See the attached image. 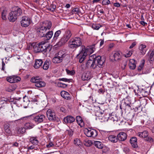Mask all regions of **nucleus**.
<instances>
[{"label":"nucleus","mask_w":154,"mask_h":154,"mask_svg":"<svg viewBox=\"0 0 154 154\" xmlns=\"http://www.w3.org/2000/svg\"><path fill=\"white\" fill-rule=\"evenodd\" d=\"M51 27V23L48 21H45L40 23L39 26L36 29L37 34L40 37H45L47 40L50 39L53 35L52 31L46 33L47 30H49Z\"/></svg>","instance_id":"nucleus-1"},{"label":"nucleus","mask_w":154,"mask_h":154,"mask_svg":"<svg viewBox=\"0 0 154 154\" xmlns=\"http://www.w3.org/2000/svg\"><path fill=\"white\" fill-rule=\"evenodd\" d=\"M97 43L94 44L86 48L84 45L81 46L80 52L76 56V57L79 59L80 63L83 62L88 54L93 53L95 49V46Z\"/></svg>","instance_id":"nucleus-2"},{"label":"nucleus","mask_w":154,"mask_h":154,"mask_svg":"<svg viewBox=\"0 0 154 154\" xmlns=\"http://www.w3.org/2000/svg\"><path fill=\"white\" fill-rule=\"evenodd\" d=\"M105 62V60L102 59L101 57L98 56L92 59H89L86 63L87 67H90L92 69H95L99 67L102 68Z\"/></svg>","instance_id":"nucleus-3"},{"label":"nucleus","mask_w":154,"mask_h":154,"mask_svg":"<svg viewBox=\"0 0 154 154\" xmlns=\"http://www.w3.org/2000/svg\"><path fill=\"white\" fill-rule=\"evenodd\" d=\"M14 11H11L9 14L8 19L10 21L14 22L17 19V17L21 15L22 13L21 9L18 7L13 8Z\"/></svg>","instance_id":"nucleus-4"},{"label":"nucleus","mask_w":154,"mask_h":154,"mask_svg":"<svg viewBox=\"0 0 154 154\" xmlns=\"http://www.w3.org/2000/svg\"><path fill=\"white\" fill-rule=\"evenodd\" d=\"M82 44L81 39L79 37H75L71 39L69 42V47L72 49L76 48Z\"/></svg>","instance_id":"nucleus-5"},{"label":"nucleus","mask_w":154,"mask_h":154,"mask_svg":"<svg viewBox=\"0 0 154 154\" xmlns=\"http://www.w3.org/2000/svg\"><path fill=\"white\" fill-rule=\"evenodd\" d=\"M85 133L87 136L88 137L94 138L97 135V132L96 130L90 128L85 129Z\"/></svg>","instance_id":"nucleus-6"},{"label":"nucleus","mask_w":154,"mask_h":154,"mask_svg":"<svg viewBox=\"0 0 154 154\" xmlns=\"http://www.w3.org/2000/svg\"><path fill=\"white\" fill-rule=\"evenodd\" d=\"M20 23L22 26L25 27H27L29 25L30 23V20L29 17L23 16L22 17V20Z\"/></svg>","instance_id":"nucleus-7"},{"label":"nucleus","mask_w":154,"mask_h":154,"mask_svg":"<svg viewBox=\"0 0 154 154\" xmlns=\"http://www.w3.org/2000/svg\"><path fill=\"white\" fill-rule=\"evenodd\" d=\"M40 46V49L41 52H47L48 51H50V48L48 46V44L47 42H42L39 43Z\"/></svg>","instance_id":"nucleus-8"},{"label":"nucleus","mask_w":154,"mask_h":154,"mask_svg":"<svg viewBox=\"0 0 154 154\" xmlns=\"http://www.w3.org/2000/svg\"><path fill=\"white\" fill-rule=\"evenodd\" d=\"M47 115L50 121H54L56 120V116L55 112L51 109H48L47 112Z\"/></svg>","instance_id":"nucleus-9"},{"label":"nucleus","mask_w":154,"mask_h":154,"mask_svg":"<svg viewBox=\"0 0 154 154\" xmlns=\"http://www.w3.org/2000/svg\"><path fill=\"white\" fill-rule=\"evenodd\" d=\"M6 80L8 82L12 83L17 82L20 81V78L18 76H12L7 77Z\"/></svg>","instance_id":"nucleus-10"},{"label":"nucleus","mask_w":154,"mask_h":154,"mask_svg":"<svg viewBox=\"0 0 154 154\" xmlns=\"http://www.w3.org/2000/svg\"><path fill=\"white\" fill-rule=\"evenodd\" d=\"M45 116L44 115H40L36 116L33 118V120L37 124L40 123L45 119Z\"/></svg>","instance_id":"nucleus-11"},{"label":"nucleus","mask_w":154,"mask_h":154,"mask_svg":"<svg viewBox=\"0 0 154 154\" xmlns=\"http://www.w3.org/2000/svg\"><path fill=\"white\" fill-rule=\"evenodd\" d=\"M92 77L90 72L88 71L84 72L81 77L82 80L84 81L89 80Z\"/></svg>","instance_id":"nucleus-12"},{"label":"nucleus","mask_w":154,"mask_h":154,"mask_svg":"<svg viewBox=\"0 0 154 154\" xmlns=\"http://www.w3.org/2000/svg\"><path fill=\"white\" fill-rule=\"evenodd\" d=\"M118 140L120 141H124L127 138L126 134L124 132H121L117 135Z\"/></svg>","instance_id":"nucleus-13"},{"label":"nucleus","mask_w":154,"mask_h":154,"mask_svg":"<svg viewBox=\"0 0 154 154\" xmlns=\"http://www.w3.org/2000/svg\"><path fill=\"white\" fill-rule=\"evenodd\" d=\"M75 120V118L70 116H67L63 119V122L66 124L71 123L73 122Z\"/></svg>","instance_id":"nucleus-14"},{"label":"nucleus","mask_w":154,"mask_h":154,"mask_svg":"<svg viewBox=\"0 0 154 154\" xmlns=\"http://www.w3.org/2000/svg\"><path fill=\"white\" fill-rule=\"evenodd\" d=\"M130 142L132 147L134 148H137L138 147L137 144V139L136 137H133L130 140Z\"/></svg>","instance_id":"nucleus-15"},{"label":"nucleus","mask_w":154,"mask_h":154,"mask_svg":"<svg viewBox=\"0 0 154 154\" xmlns=\"http://www.w3.org/2000/svg\"><path fill=\"white\" fill-rule=\"evenodd\" d=\"M139 49L141 54L143 55L145 54L146 51L147 49L146 46L145 45L141 44L139 47Z\"/></svg>","instance_id":"nucleus-16"},{"label":"nucleus","mask_w":154,"mask_h":154,"mask_svg":"<svg viewBox=\"0 0 154 154\" xmlns=\"http://www.w3.org/2000/svg\"><path fill=\"white\" fill-rule=\"evenodd\" d=\"M61 96L66 99L69 100L71 99L70 95L69 94L65 91H63L61 92Z\"/></svg>","instance_id":"nucleus-17"},{"label":"nucleus","mask_w":154,"mask_h":154,"mask_svg":"<svg viewBox=\"0 0 154 154\" xmlns=\"http://www.w3.org/2000/svg\"><path fill=\"white\" fill-rule=\"evenodd\" d=\"M42 63L43 61L42 60H37L35 61V63L34 65V67L35 69H38L42 66Z\"/></svg>","instance_id":"nucleus-18"},{"label":"nucleus","mask_w":154,"mask_h":154,"mask_svg":"<svg viewBox=\"0 0 154 154\" xmlns=\"http://www.w3.org/2000/svg\"><path fill=\"white\" fill-rule=\"evenodd\" d=\"M136 62L134 60H131L129 64L130 68L132 69H134L136 67Z\"/></svg>","instance_id":"nucleus-19"},{"label":"nucleus","mask_w":154,"mask_h":154,"mask_svg":"<svg viewBox=\"0 0 154 154\" xmlns=\"http://www.w3.org/2000/svg\"><path fill=\"white\" fill-rule=\"evenodd\" d=\"M109 140L112 143H115L117 142L118 140L117 137L114 135H111L108 137Z\"/></svg>","instance_id":"nucleus-20"},{"label":"nucleus","mask_w":154,"mask_h":154,"mask_svg":"<svg viewBox=\"0 0 154 154\" xmlns=\"http://www.w3.org/2000/svg\"><path fill=\"white\" fill-rule=\"evenodd\" d=\"M121 53L120 52H116L113 54L114 60L116 61L120 60L121 57Z\"/></svg>","instance_id":"nucleus-21"},{"label":"nucleus","mask_w":154,"mask_h":154,"mask_svg":"<svg viewBox=\"0 0 154 154\" xmlns=\"http://www.w3.org/2000/svg\"><path fill=\"white\" fill-rule=\"evenodd\" d=\"M76 120L79 125L82 127L84 125V123L82 118L80 116H78L76 118Z\"/></svg>","instance_id":"nucleus-22"},{"label":"nucleus","mask_w":154,"mask_h":154,"mask_svg":"<svg viewBox=\"0 0 154 154\" xmlns=\"http://www.w3.org/2000/svg\"><path fill=\"white\" fill-rule=\"evenodd\" d=\"M66 55V54L65 51H59L57 55L58 57L60 58L62 60H63V58L65 57Z\"/></svg>","instance_id":"nucleus-23"},{"label":"nucleus","mask_w":154,"mask_h":154,"mask_svg":"<svg viewBox=\"0 0 154 154\" xmlns=\"http://www.w3.org/2000/svg\"><path fill=\"white\" fill-rule=\"evenodd\" d=\"M30 142L34 145H37L38 143V141L36 137H33L30 138Z\"/></svg>","instance_id":"nucleus-24"},{"label":"nucleus","mask_w":154,"mask_h":154,"mask_svg":"<svg viewBox=\"0 0 154 154\" xmlns=\"http://www.w3.org/2000/svg\"><path fill=\"white\" fill-rule=\"evenodd\" d=\"M94 144L95 146L98 149H102L103 148V144L101 142L95 141Z\"/></svg>","instance_id":"nucleus-25"},{"label":"nucleus","mask_w":154,"mask_h":154,"mask_svg":"<svg viewBox=\"0 0 154 154\" xmlns=\"http://www.w3.org/2000/svg\"><path fill=\"white\" fill-rule=\"evenodd\" d=\"M46 84L44 82H43L40 80L38 82L35 84V86L41 88L45 86Z\"/></svg>","instance_id":"nucleus-26"},{"label":"nucleus","mask_w":154,"mask_h":154,"mask_svg":"<svg viewBox=\"0 0 154 154\" xmlns=\"http://www.w3.org/2000/svg\"><path fill=\"white\" fill-rule=\"evenodd\" d=\"M131 103L127 100H123L121 102L120 106H130Z\"/></svg>","instance_id":"nucleus-27"},{"label":"nucleus","mask_w":154,"mask_h":154,"mask_svg":"<svg viewBox=\"0 0 154 154\" xmlns=\"http://www.w3.org/2000/svg\"><path fill=\"white\" fill-rule=\"evenodd\" d=\"M17 88L16 85H12L9 86L6 89V91L9 92H11L14 91Z\"/></svg>","instance_id":"nucleus-28"},{"label":"nucleus","mask_w":154,"mask_h":154,"mask_svg":"<svg viewBox=\"0 0 154 154\" xmlns=\"http://www.w3.org/2000/svg\"><path fill=\"white\" fill-rule=\"evenodd\" d=\"M50 64V61L49 60H46L44 63L43 66V68L45 70H47L49 67Z\"/></svg>","instance_id":"nucleus-29"},{"label":"nucleus","mask_w":154,"mask_h":154,"mask_svg":"<svg viewBox=\"0 0 154 154\" xmlns=\"http://www.w3.org/2000/svg\"><path fill=\"white\" fill-rule=\"evenodd\" d=\"M62 60L60 58L57 57V56L56 55L52 59L53 62L55 63H57L61 62Z\"/></svg>","instance_id":"nucleus-30"},{"label":"nucleus","mask_w":154,"mask_h":154,"mask_svg":"<svg viewBox=\"0 0 154 154\" xmlns=\"http://www.w3.org/2000/svg\"><path fill=\"white\" fill-rule=\"evenodd\" d=\"M34 51L35 52H41L40 49V46L38 44L33 46Z\"/></svg>","instance_id":"nucleus-31"},{"label":"nucleus","mask_w":154,"mask_h":154,"mask_svg":"<svg viewBox=\"0 0 154 154\" xmlns=\"http://www.w3.org/2000/svg\"><path fill=\"white\" fill-rule=\"evenodd\" d=\"M10 125L8 123H6L4 125V129L5 132L8 133H10L11 131L10 129Z\"/></svg>","instance_id":"nucleus-32"},{"label":"nucleus","mask_w":154,"mask_h":154,"mask_svg":"<svg viewBox=\"0 0 154 154\" xmlns=\"http://www.w3.org/2000/svg\"><path fill=\"white\" fill-rule=\"evenodd\" d=\"M114 113L112 112L111 114H109V116L108 117V119L110 120L113 121H116L117 119L116 116L114 115Z\"/></svg>","instance_id":"nucleus-33"},{"label":"nucleus","mask_w":154,"mask_h":154,"mask_svg":"<svg viewBox=\"0 0 154 154\" xmlns=\"http://www.w3.org/2000/svg\"><path fill=\"white\" fill-rule=\"evenodd\" d=\"M72 35L71 32L69 30L66 31L63 36L68 40L69 39Z\"/></svg>","instance_id":"nucleus-34"},{"label":"nucleus","mask_w":154,"mask_h":154,"mask_svg":"<svg viewBox=\"0 0 154 154\" xmlns=\"http://www.w3.org/2000/svg\"><path fill=\"white\" fill-rule=\"evenodd\" d=\"M68 40L67 39L63 36L60 39V41L59 42V44L60 45H63Z\"/></svg>","instance_id":"nucleus-35"},{"label":"nucleus","mask_w":154,"mask_h":154,"mask_svg":"<svg viewBox=\"0 0 154 154\" xmlns=\"http://www.w3.org/2000/svg\"><path fill=\"white\" fill-rule=\"evenodd\" d=\"M61 33L60 30H59L57 31L54 33L53 38L54 40L57 39L58 37Z\"/></svg>","instance_id":"nucleus-36"},{"label":"nucleus","mask_w":154,"mask_h":154,"mask_svg":"<svg viewBox=\"0 0 154 154\" xmlns=\"http://www.w3.org/2000/svg\"><path fill=\"white\" fill-rule=\"evenodd\" d=\"M40 79L38 77H33L31 79V81L32 82L35 83V84Z\"/></svg>","instance_id":"nucleus-37"},{"label":"nucleus","mask_w":154,"mask_h":154,"mask_svg":"<svg viewBox=\"0 0 154 154\" xmlns=\"http://www.w3.org/2000/svg\"><path fill=\"white\" fill-rule=\"evenodd\" d=\"M145 140L150 143L153 142V139L151 137L148 136L145 138Z\"/></svg>","instance_id":"nucleus-38"},{"label":"nucleus","mask_w":154,"mask_h":154,"mask_svg":"<svg viewBox=\"0 0 154 154\" xmlns=\"http://www.w3.org/2000/svg\"><path fill=\"white\" fill-rule=\"evenodd\" d=\"M7 14V11L5 9H3L2 12V18L4 20L6 19V15Z\"/></svg>","instance_id":"nucleus-39"},{"label":"nucleus","mask_w":154,"mask_h":154,"mask_svg":"<svg viewBox=\"0 0 154 154\" xmlns=\"http://www.w3.org/2000/svg\"><path fill=\"white\" fill-rule=\"evenodd\" d=\"M140 106H145L147 104L146 100V99L140 100Z\"/></svg>","instance_id":"nucleus-40"},{"label":"nucleus","mask_w":154,"mask_h":154,"mask_svg":"<svg viewBox=\"0 0 154 154\" xmlns=\"http://www.w3.org/2000/svg\"><path fill=\"white\" fill-rule=\"evenodd\" d=\"M56 8V6L55 5L53 4H51L49 6L48 9L52 11H54L55 9Z\"/></svg>","instance_id":"nucleus-41"},{"label":"nucleus","mask_w":154,"mask_h":154,"mask_svg":"<svg viewBox=\"0 0 154 154\" xmlns=\"http://www.w3.org/2000/svg\"><path fill=\"white\" fill-rule=\"evenodd\" d=\"M133 52V51L132 50L129 51H128L126 53V54L124 55L125 57H129L132 54Z\"/></svg>","instance_id":"nucleus-42"},{"label":"nucleus","mask_w":154,"mask_h":154,"mask_svg":"<svg viewBox=\"0 0 154 154\" xmlns=\"http://www.w3.org/2000/svg\"><path fill=\"white\" fill-rule=\"evenodd\" d=\"M74 144L77 146H79L80 145L81 142L80 141L79 139L78 138L75 139L74 140Z\"/></svg>","instance_id":"nucleus-43"},{"label":"nucleus","mask_w":154,"mask_h":154,"mask_svg":"<svg viewBox=\"0 0 154 154\" xmlns=\"http://www.w3.org/2000/svg\"><path fill=\"white\" fill-rule=\"evenodd\" d=\"M101 26L99 25L96 24H93L92 25V27L94 29L98 30Z\"/></svg>","instance_id":"nucleus-44"},{"label":"nucleus","mask_w":154,"mask_h":154,"mask_svg":"<svg viewBox=\"0 0 154 154\" xmlns=\"http://www.w3.org/2000/svg\"><path fill=\"white\" fill-rule=\"evenodd\" d=\"M24 128L25 129H30L32 128L30 123H27L25 124Z\"/></svg>","instance_id":"nucleus-45"},{"label":"nucleus","mask_w":154,"mask_h":154,"mask_svg":"<svg viewBox=\"0 0 154 154\" xmlns=\"http://www.w3.org/2000/svg\"><path fill=\"white\" fill-rule=\"evenodd\" d=\"M135 112H140L142 110V106H135V108H133Z\"/></svg>","instance_id":"nucleus-46"},{"label":"nucleus","mask_w":154,"mask_h":154,"mask_svg":"<svg viewBox=\"0 0 154 154\" xmlns=\"http://www.w3.org/2000/svg\"><path fill=\"white\" fill-rule=\"evenodd\" d=\"M145 63V61L143 60L141 64L139 65L138 67V70L139 71H140L142 69Z\"/></svg>","instance_id":"nucleus-47"},{"label":"nucleus","mask_w":154,"mask_h":154,"mask_svg":"<svg viewBox=\"0 0 154 154\" xmlns=\"http://www.w3.org/2000/svg\"><path fill=\"white\" fill-rule=\"evenodd\" d=\"M57 86L59 87L65 88L67 87V85L61 82H59L57 84Z\"/></svg>","instance_id":"nucleus-48"},{"label":"nucleus","mask_w":154,"mask_h":154,"mask_svg":"<svg viewBox=\"0 0 154 154\" xmlns=\"http://www.w3.org/2000/svg\"><path fill=\"white\" fill-rule=\"evenodd\" d=\"M25 128H24L21 127L18 130V132L20 134H23L25 132Z\"/></svg>","instance_id":"nucleus-49"},{"label":"nucleus","mask_w":154,"mask_h":154,"mask_svg":"<svg viewBox=\"0 0 154 154\" xmlns=\"http://www.w3.org/2000/svg\"><path fill=\"white\" fill-rule=\"evenodd\" d=\"M72 11L73 14H78L79 13V8H75L72 10Z\"/></svg>","instance_id":"nucleus-50"},{"label":"nucleus","mask_w":154,"mask_h":154,"mask_svg":"<svg viewBox=\"0 0 154 154\" xmlns=\"http://www.w3.org/2000/svg\"><path fill=\"white\" fill-rule=\"evenodd\" d=\"M142 134L143 138H145L146 137L148 136V132L146 131H144L142 132Z\"/></svg>","instance_id":"nucleus-51"},{"label":"nucleus","mask_w":154,"mask_h":154,"mask_svg":"<svg viewBox=\"0 0 154 154\" xmlns=\"http://www.w3.org/2000/svg\"><path fill=\"white\" fill-rule=\"evenodd\" d=\"M134 115L131 113H128L127 116V119L128 120L131 121L134 117Z\"/></svg>","instance_id":"nucleus-52"},{"label":"nucleus","mask_w":154,"mask_h":154,"mask_svg":"<svg viewBox=\"0 0 154 154\" xmlns=\"http://www.w3.org/2000/svg\"><path fill=\"white\" fill-rule=\"evenodd\" d=\"M66 70L67 74L69 75H72L75 73L74 71L72 70L70 71L67 69H66Z\"/></svg>","instance_id":"nucleus-53"},{"label":"nucleus","mask_w":154,"mask_h":154,"mask_svg":"<svg viewBox=\"0 0 154 154\" xmlns=\"http://www.w3.org/2000/svg\"><path fill=\"white\" fill-rule=\"evenodd\" d=\"M154 55V49H153L149 56L150 60L152 61L154 60L153 56Z\"/></svg>","instance_id":"nucleus-54"},{"label":"nucleus","mask_w":154,"mask_h":154,"mask_svg":"<svg viewBox=\"0 0 154 154\" xmlns=\"http://www.w3.org/2000/svg\"><path fill=\"white\" fill-rule=\"evenodd\" d=\"M58 80L60 81H63L65 82H69L71 80L70 79H67L66 78H60Z\"/></svg>","instance_id":"nucleus-55"},{"label":"nucleus","mask_w":154,"mask_h":154,"mask_svg":"<svg viewBox=\"0 0 154 154\" xmlns=\"http://www.w3.org/2000/svg\"><path fill=\"white\" fill-rule=\"evenodd\" d=\"M110 2L109 0H103L102 2V4L103 5H108L110 4Z\"/></svg>","instance_id":"nucleus-56"},{"label":"nucleus","mask_w":154,"mask_h":154,"mask_svg":"<svg viewBox=\"0 0 154 154\" xmlns=\"http://www.w3.org/2000/svg\"><path fill=\"white\" fill-rule=\"evenodd\" d=\"M60 110V111L62 112L63 113H65L66 112V110L63 107H61Z\"/></svg>","instance_id":"nucleus-57"},{"label":"nucleus","mask_w":154,"mask_h":154,"mask_svg":"<svg viewBox=\"0 0 154 154\" xmlns=\"http://www.w3.org/2000/svg\"><path fill=\"white\" fill-rule=\"evenodd\" d=\"M54 145V144H53V143L51 142H50L48 143V144H47L46 145V147H50L52 146H53Z\"/></svg>","instance_id":"nucleus-58"},{"label":"nucleus","mask_w":154,"mask_h":154,"mask_svg":"<svg viewBox=\"0 0 154 154\" xmlns=\"http://www.w3.org/2000/svg\"><path fill=\"white\" fill-rule=\"evenodd\" d=\"M136 45V43L135 42H133L129 47V48L131 49L134 47Z\"/></svg>","instance_id":"nucleus-59"},{"label":"nucleus","mask_w":154,"mask_h":154,"mask_svg":"<svg viewBox=\"0 0 154 154\" xmlns=\"http://www.w3.org/2000/svg\"><path fill=\"white\" fill-rule=\"evenodd\" d=\"M23 101L24 102H28L29 101L28 97L26 96L23 97Z\"/></svg>","instance_id":"nucleus-60"},{"label":"nucleus","mask_w":154,"mask_h":154,"mask_svg":"<svg viewBox=\"0 0 154 154\" xmlns=\"http://www.w3.org/2000/svg\"><path fill=\"white\" fill-rule=\"evenodd\" d=\"M142 95L143 96L146 95V94H147V92L145 91L144 90H142L141 92Z\"/></svg>","instance_id":"nucleus-61"},{"label":"nucleus","mask_w":154,"mask_h":154,"mask_svg":"<svg viewBox=\"0 0 154 154\" xmlns=\"http://www.w3.org/2000/svg\"><path fill=\"white\" fill-rule=\"evenodd\" d=\"M12 146L14 147H18L19 146V144L17 142H15L13 143Z\"/></svg>","instance_id":"nucleus-62"},{"label":"nucleus","mask_w":154,"mask_h":154,"mask_svg":"<svg viewBox=\"0 0 154 154\" xmlns=\"http://www.w3.org/2000/svg\"><path fill=\"white\" fill-rule=\"evenodd\" d=\"M114 5L117 7H119L120 6V5L119 3H114Z\"/></svg>","instance_id":"nucleus-63"},{"label":"nucleus","mask_w":154,"mask_h":154,"mask_svg":"<svg viewBox=\"0 0 154 154\" xmlns=\"http://www.w3.org/2000/svg\"><path fill=\"white\" fill-rule=\"evenodd\" d=\"M98 91L99 93H103L104 92V91L103 89L100 88L99 89Z\"/></svg>","instance_id":"nucleus-64"}]
</instances>
